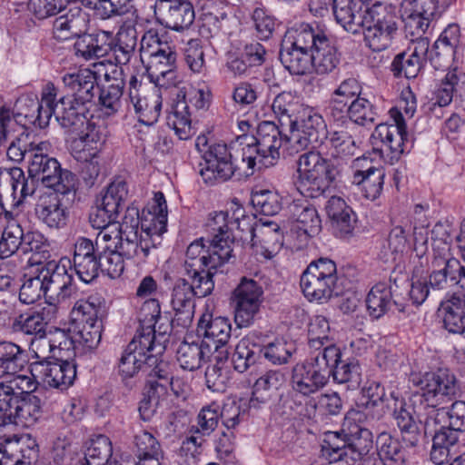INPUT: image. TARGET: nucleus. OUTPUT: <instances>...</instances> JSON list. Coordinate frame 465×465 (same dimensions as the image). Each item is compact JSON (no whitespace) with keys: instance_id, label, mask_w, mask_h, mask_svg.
Masks as SVG:
<instances>
[{"instance_id":"0eeeda50","label":"nucleus","mask_w":465,"mask_h":465,"mask_svg":"<svg viewBox=\"0 0 465 465\" xmlns=\"http://www.w3.org/2000/svg\"><path fill=\"white\" fill-rule=\"evenodd\" d=\"M364 42L373 52L387 49L397 31L396 15L387 3L376 1L365 8Z\"/></svg>"},{"instance_id":"c85d7f7f","label":"nucleus","mask_w":465,"mask_h":465,"mask_svg":"<svg viewBox=\"0 0 465 465\" xmlns=\"http://www.w3.org/2000/svg\"><path fill=\"white\" fill-rule=\"evenodd\" d=\"M114 40V34L110 31L85 34L74 43L75 54L84 60L104 57L111 52Z\"/></svg>"},{"instance_id":"f8f14e48","label":"nucleus","mask_w":465,"mask_h":465,"mask_svg":"<svg viewBox=\"0 0 465 465\" xmlns=\"http://www.w3.org/2000/svg\"><path fill=\"white\" fill-rule=\"evenodd\" d=\"M421 398L430 407H437L458 397L460 388L453 373L446 369L426 372L419 381Z\"/></svg>"},{"instance_id":"2eb2a0df","label":"nucleus","mask_w":465,"mask_h":465,"mask_svg":"<svg viewBox=\"0 0 465 465\" xmlns=\"http://www.w3.org/2000/svg\"><path fill=\"white\" fill-rule=\"evenodd\" d=\"M263 291L253 280L243 278L233 292L234 321L238 327L248 326L258 312Z\"/></svg>"},{"instance_id":"6e6d98bb","label":"nucleus","mask_w":465,"mask_h":465,"mask_svg":"<svg viewBox=\"0 0 465 465\" xmlns=\"http://www.w3.org/2000/svg\"><path fill=\"white\" fill-rule=\"evenodd\" d=\"M128 195L127 184L124 180L112 182L105 192L97 198L96 203L118 216Z\"/></svg>"},{"instance_id":"c756f323","label":"nucleus","mask_w":465,"mask_h":465,"mask_svg":"<svg viewBox=\"0 0 465 465\" xmlns=\"http://www.w3.org/2000/svg\"><path fill=\"white\" fill-rule=\"evenodd\" d=\"M85 111V104H79L69 97H60L56 102L55 121L72 134L83 132L84 126L90 123Z\"/></svg>"},{"instance_id":"39448f33","label":"nucleus","mask_w":465,"mask_h":465,"mask_svg":"<svg viewBox=\"0 0 465 465\" xmlns=\"http://www.w3.org/2000/svg\"><path fill=\"white\" fill-rule=\"evenodd\" d=\"M141 57L147 60V70L163 87L175 85L177 52L173 45L163 42L157 34L146 33L141 40Z\"/></svg>"},{"instance_id":"8fccbe9b","label":"nucleus","mask_w":465,"mask_h":465,"mask_svg":"<svg viewBox=\"0 0 465 465\" xmlns=\"http://www.w3.org/2000/svg\"><path fill=\"white\" fill-rule=\"evenodd\" d=\"M50 321V312L44 308L39 312L19 315L13 323V329L32 338L46 331V325Z\"/></svg>"},{"instance_id":"6ab92c4d","label":"nucleus","mask_w":465,"mask_h":465,"mask_svg":"<svg viewBox=\"0 0 465 465\" xmlns=\"http://www.w3.org/2000/svg\"><path fill=\"white\" fill-rule=\"evenodd\" d=\"M31 374L50 387L65 390L74 383L76 366L68 361H35L30 364Z\"/></svg>"},{"instance_id":"dca6fc26","label":"nucleus","mask_w":465,"mask_h":465,"mask_svg":"<svg viewBox=\"0 0 465 465\" xmlns=\"http://www.w3.org/2000/svg\"><path fill=\"white\" fill-rule=\"evenodd\" d=\"M154 16L165 28L181 32L192 25L195 14L188 0H156Z\"/></svg>"},{"instance_id":"79ce46f5","label":"nucleus","mask_w":465,"mask_h":465,"mask_svg":"<svg viewBox=\"0 0 465 465\" xmlns=\"http://www.w3.org/2000/svg\"><path fill=\"white\" fill-rule=\"evenodd\" d=\"M148 376L143 396L160 404V400L167 393L168 385H173V378L166 370V363L161 361L149 371Z\"/></svg>"},{"instance_id":"4d7b16f0","label":"nucleus","mask_w":465,"mask_h":465,"mask_svg":"<svg viewBox=\"0 0 465 465\" xmlns=\"http://www.w3.org/2000/svg\"><path fill=\"white\" fill-rule=\"evenodd\" d=\"M330 324L322 315L313 317L308 327V344L315 353L324 351L329 346H336L329 338Z\"/></svg>"},{"instance_id":"4c0bfd02","label":"nucleus","mask_w":465,"mask_h":465,"mask_svg":"<svg viewBox=\"0 0 465 465\" xmlns=\"http://www.w3.org/2000/svg\"><path fill=\"white\" fill-rule=\"evenodd\" d=\"M99 253L100 260L98 273L101 272L113 279L121 276V274L123 273L124 270V258L127 260H132L134 263H135L138 266L151 262L155 258L144 257V259L141 258V261H139L134 257L128 256L127 254H125V251H124L122 245L120 246V249L99 251Z\"/></svg>"},{"instance_id":"a19ab883","label":"nucleus","mask_w":465,"mask_h":465,"mask_svg":"<svg viewBox=\"0 0 465 465\" xmlns=\"http://www.w3.org/2000/svg\"><path fill=\"white\" fill-rule=\"evenodd\" d=\"M255 226H250V235L252 245L262 244L266 250H279L283 242L280 226L270 220L260 221Z\"/></svg>"},{"instance_id":"f03ea898","label":"nucleus","mask_w":465,"mask_h":465,"mask_svg":"<svg viewBox=\"0 0 465 465\" xmlns=\"http://www.w3.org/2000/svg\"><path fill=\"white\" fill-rule=\"evenodd\" d=\"M37 382L27 375L14 376L0 381V426L35 425L43 415V401L34 393Z\"/></svg>"},{"instance_id":"72a5a7b5","label":"nucleus","mask_w":465,"mask_h":465,"mask_svg":"<svg viewBox=\"0 0 465 465\" xmlns=\"http://www.w3.org/2000/svg\"><path fill=\"white\" fill-rule=\"evenodd\" d=\"M355 165L362 169H357L354 173V183L361 184L367 199L375 200L380 196L385 173L381 168L371 165L368 158L356 159Z\"/></svg>"},{"instance_id":"ddd939ff","label":"nucleus","mask_w":465,"mask_h":465,"mask_svg":"<svg viewBox=\"0 0 465 465\" xmlns=\"http://www.w3.org/2000/svg\"><path fill=\"white\" fill-rule=\"evenodd\" d=\"M36 190V181L25 175L20 167L5 168L0 171V199L10 208L22 206L27 197Z\"/></svg>"},{"instance_id":"5701e85b","label":"nucleus","mask_w":465,"mask_h":465,"mask_svg":"<svg viewBox=\"0 0 465 465\" xmlns=\"http://www.w3.org/2000/svg\"><path fill=\"white\" fill-rule=\"evenodd\" d=\"M63 84L66 94L62 97H69L79 104L92 103L97 89V74L90 69H80L65 74Z\"/></svg>"},{"instance_id":"1a4fd4ad","label":"nucleus","mask_w":465,"mask_h":465,"mask_svg":"<svg viewBox=\"0 0 465 465\" xmlns=\"http://www.w3.org/2000/svg\"><path fill=\"white\" fill-rule=\"evenodd\" d=\"M336 282L335 262L328 258H319L312 261L302 272L300 286L309 301L323 302L332 296Z\"/></svg>"},{"instance_id":"7c9ffc66","label":"nucleus","mask_w":465,"mask_h":465,"mask_svg":"<svg viewBox=\"0 0 465 465\" xmlns=\"http://www.w3.org/2000/svg\"><path fill=\"white\" fill-rule=\"evenodd\" d=\"M37 219L51 229L64 228L69 218V211L63 198L48 195L42 198L35 205Z\"/></svg>"},{"instance_id":"aec40b11","label":"nucleus","mask_w":465,"mask_h":465,"mask_svg":"<svg viewBox=\"0 0 465 465\" xmlns=\"http://www.w3.org/2000/svg\"><path fill=\"white\" fill-rule=\"evenodd\" d=\"M232 252V250H229L227 246L221 249L211 242L205 250L203 239L195 240L187 247L184 271L193 268H219L229 261Z\"/></svg>"},{"instance_id":"4be33fe9","label":"nucleus","mask_w":465,"mask_h":465,"mask_svg":"<svg viewBox=\"0 0 465 465\" xmlns=\"http://www.w3.org/2000/svg\"><path fill=\"white\" fill-rule=\"evenodd\" d=\"M194 297L196 295L187 279L179 278L174 282L171 293V306L174 316L171 321V326H191L194 315Z\"/></svg>"},{"instance_id":"49530a36","label":"nucleus","mask_w":465,"mask_h":465,"mask_svg":"<svg viewBox=\"0 0 465 465\" xmlns=\"http://www.w3.org/2000/svg\"><path fill=\"white\" fill-rule=\"evenodd\" d=\"M292 218L297 223V229L302 231L308 236L318 234L322 229V221L317 210L305 203H293L291 206Z\"/></svg>"},{"instance_id":"a18cd8bd","label":"nucleus","mask_w":465,"mask_h":465,"mask_svg":"<svg viewBox=\"0 0 465 465\" xmlns=\"http://www.w3.org/2000/svg\"><path fill=\"white\" fill-rule=\"evenodd\" d=\"M26 362V353L20 346L10 341L0 342V374L11 375L9 379L16 374Z\"/></svg>"},{"instance_id":"de8ad7c7","label":"nucleus","mask_w":465,"mask_h":465,"mask_svg":"<svg viewBox=\"0 0 465 465\" xmlns=\"http://www.w3.org/2000/svg\"><path fill=\"white\" fill-rule=\"evenodd\" d=\"M378 455L384 465L403 464L407 459L406 451L410 447L401 445V442L387 432H381L377 437Z\"/></svg>"},{"instance_id":"c9c22d12","label":"nucleus","mask_w":465,"mask_h":465,"mask_svg":"<svg viewBox=\"0 0 465 465\" xmlns=\"http://www.w3.org/2000/svg\"><path fill=\"white\" fill-rule=\"evenodd\" d=\"M61 164L55 158L44 153L40 143L35 153L30 154L27 165L28 174L35 181L40 180L45 187L54 181L55 173H58Z\"/></svg>"},{"instance_id":"ea45409f","label":"nucleus","mask_w":465,"mask_h":465,"mask_svg":"<svg viewBox=\"0 0 465 465\" xmlns=\"http://www.w3.org/2000/svg\"><path fill=\"white\" fill-rule=\"evenodd\" d=\"M198 332L212 340L217 349L226 344L231 337L230 320L226 317L213 318L212 315H203L198 322Z\"/></svg>"},{"instance_id":"e433bc0d","label":"nucleus","mask_w":465,"mask_h":465,"mask_svg":"<svg viewBox=\"0 0 465 465\" xmlns=\"http://www.w3.org/2000/svg\"><path fill=\"white\" fill-rule=\"evenodd\" d=\"M105 315V301L99 294H92L86 299L78 300L71 312L72 320L74 323L103 322Z\"/></svg>"},{"instance_id":"864d4df0","label":"nucleus","mask_w":465,"mask_h":465,"mask_svg":"<svg viewBox=\"0 0 465 465\" xmlns=\"http://www.w3.org/2000/svg\"><path fill=\"white\" fill-rule=\"evenodd\" d=\"M458 269V259L454 258L450 252V246L443 243L432 250L430 270L439 271L448 279L451 280V284H456V272Z\"/></svg>"},{"instance_id":"680f3d73","label":"nucleus","mask_w":465,"mask_h":465,"mask_svg":"<svg viewBox=\"0 0 465 465\" xmlns=\"http://www.w3.org/2000/svg\"><path fill=\"white\" fill-rule=\"evenodd\" d=\"M458 441L457 432L448 429L436 430L432 439L430 460L437 465H442L448 461L450 447Z\"/></svg>"},{"instance_id":"58836bf2","label":"nucleus","mask_w":465,"mask_h":465,"mask_svg":"<svg viewBox=\"0 0 465 465\" xmlns=\"http://www.w3.org/2000/svg\"><path fill=\"white\" fill-rule=\"evenodd\" d=\"M465 89V73L457 67L448 71L445 77L434 90L430 99L441 105H450L454 95L461 96Z\"/></svg>"},{"instance_id":"9b49d317","label":"nucleus","mask_w":465,"mask_h":465,"mask_svg":"<svg viewBox=\"0 0 465 465\" xmlns=\"http://www.w3.org/2000/svg\"><path fill=\"white\" fill-rule=\"evenodd\" d=\"M330 376L331 371L322 359V351H319L293 366L291 386L293 391L303 396H310L323 388Z\"/></svg>"},{"instance_id":"3c124183","label":"nucleus","mask_w":465,"mask_h":465,"mask_svg":"<svg viewBox=\"0 0 465 465\" xmlns=\"http://www.w3.org/2000/svg\"><path fill=\"white\" fill-rule=\"evenodd\" d=\"M167 124L173 129L180 140H187L192 136L191 118L184 96L173 104L167 115Z\"/></svg>"},{"instance_id":"7ed1b4c3","label":"nucleus","mask_w":465,"mask_h":465,"mask_svg":"<svg viewBox=\"0 0 465 465\" xmlns=\"http://www.w3.org/2000/svg\"><path fill=\"white\" fill-rule=\"evenodd\" d=\"M343 170L337 159H327L319 152L309 150L299 156L294 185L304 197L318 198L339 182Z\"/></svg>"},{"instance_id":"09e8293b","label":"nucleus","mask_w":465,"mask_h":465,"mask_svg":"<svg viewBox=\"0 0 465 465\" xmlns=\"http://www.w3.org/2000/svg\"><path fill=\"white\" fill-rule=\"evenodd\" d=\"M443 319L445 328L452 333L465 332V295L453 294L446 302Z\"/></svg>"},{"instance_id":"774afa93","label":"nucleus","mask_w":465,"mask_h":465,"mask_svg":"<svg viewBox=\"0 0 465 465\" xmlns=\"http://www.w3.org/2000/svg\"><path fill=\"white\" fill-rule=\"evenodd\" d=\"M112 443L108 437L99 435L92 440L85 451L87 465H107L112 456Z\"/></svg>"},{"instance_id":"052dcab7","label":"nucleus","mask_w":465,"mask_h":465,"mask_svg":"<svg viewBox=\"0 0 465 465\" xmlns=\"http://www.w3.org/2000/svg\"><path fill=\"white\" fill-rule=\"evenodd\" d=\"M347 114L353 123L365 126L375 122L378 113L373 99L359 95L349 105Z\"/></svg>"},{"instance_id":"bf43d9fd","label":"nucleus","mask_w":465,"mask_h":465,"mask_svg":"<svg viewBox=\"0 0 465 465\" xmlns=\"http://www.w3.org/2000/svg\"><path fill=\"white\" fill-rule=\"evenodd\" d=\"M218 268H193L185 270V275L191 289L196 297L203 298L210 295L214 289L213 275Z\"/></svg>"},{"instance_id":"6e6552de","label":"nucleus","mask_w":465,"mask_h":465,"mask_svg":"<svg viewBox=\"0 0 465 465\" xmlns=\"http://www.w3.org/2000/svg\"><path fill=\"white\" fill-rule=\"evenodd\" d=\"M195 147L200 153L202 162L199 163V174L206 183L225 182L232 177L237 166L225 143H210L206 136H198Z\"/></svg>"},{"instance_id":"5fc2aeb1","label":"nucleus","mask_w":465,"mask_h":465,"mask_svg":"<svg viewBox=\"0 0 465 465\" xmlns=\"http://www.w3.org/2000/svg\"><path fill=\"white\" fill-rule=\"evenodd\" d=\"M74 144L76 147H81L84 157H96L99 153L104 139L100 132L99 127L94 124L88 123L83 132L74 133Z\"/></svg>"},{"instance_id":"f704fd0d","label":"nucleus","mask_w":465,"mask_h":465,"mask_svg":"<svg viewBox=\"0 0 465 465\" xmlns=\"http://www.w3.org/2000/svg\"><path fill=\"white\" fill-rule=\"evenodd\" d=\"M284 382L285 374L280 370H270L263 373L253 384L250 407L258 409L267 403Z\"/></svg>"},{"instance_id":"bb28decb","label":"nucleus","mask_w":465,"mask_h":465,"mask_svg":"<svg viewBox=\"0 0 465 465\" xmlns=\"http://www.w3.org/2000/svg\"><path fill=\"white\" fill-rule=\"evenodd\" d=\"M392 286L385 282H378L369 291L365 302L369 315L378 320L387 314L392 307L399 312H405V305L393 299Z\"/></svg>"},{"instance_id":"4468645a","label":"nucleus","mask_w":465,"mask_h":465,"mask_svg":"<svg viewBox=\"0 0 465 465\" xmlns=\"http://www.w3.org/2000/svg\"><path fill=\"white\" fill-rule=\"evenodd\" d=\"M71 260L62 258L58 262H48L40 271L45 288V297L54 302H64L75 292L74 277L68 272Z\"/></svg>"},{"instance_id":"b1692460","label":"nucleus","mask_w":465,"mask_h":465,"mask_svg":"<svg viewBox=\"0 0 465 465\" xmlns=\"http://www.w3.org/2000/svg\"><path fill=\"white\" fill-rule=\"evenodd\" d=\"M405 18L407 35H424L440 15L437 0H411Z\"/></svg>"},{"instance_id":"a211bd4d","label":"nucleus","mask_w":465,"mask_h":465,"mask_svg":"<svg viewBox=\"0 0 465 465\" xmlns=\"http://www.w3.org/2000/svg\"><path fill=\"white\" fill-rule=\"evenodd\" d=\"M391 117L393 124H380L376 126L373 138L382 143L381 151L390 155L391 163L398 161L404 152V141L407 136L404 118L397 109H391Z\"/></svg>"},{"instance_id":"0e129e2a","label":"nucleus","mask_w":465,"mask_h":465,"mask_svg":"<svg viewBox=\"0 0 465 465\" xmlns=\"http://www.w3.org/2000/svg\"><path fill=\"white\" fill-rule=\"evenodd\" d=\"M309 142L312 143V148L321 145L328 138L327 125L322 115L318 114H309L302 122L299 129Z\"/></svg>"},{"instance_id":"37998d69","label":"nucleus","mask_w":465,"mask_h":465,"mask_svg":"<svg viewBox=\"0 0 465 465\" xmlns=\"http://www.w3.org/2000/svg\"><path fill=\"white\" fill-rule=\"evenodd\" d=\"M262 352V346L255 343L251 336L242 339L232 355L233 369L240 373L245 372L261 359Z\"/></svg>"},{"instance_id":"c03bdc74","label":"nucleus","mask_w":465,"mask_h":465,"mask_svg":"<svg viewBox=\"0 0 465 465\" xmlns=\"http://www.w3.org/2000/svg\"><path fill=\"white\" fill-rule=\"evenodd\" d=\"M232 223L239 225V216L234 217L232 221L229 220L227 212H218L211 214L207 223L208 230L212 234V239L209 242L216 244L218 248L223 249L227 246L229 250H232L233 241L229 232V224Z\"/></svg>"},{"instance_id":"2f4dec72","label":"nucleus","mask_w":465,"mask_h":465,"mask_svg":"<svg viewBox=\"0 0 465 465\" xmlns=\"http://www.w3.org/2000/svg\"><path fill=\"white\" fill-rule=\"evenodd\" d=\"M362 0H332V11L336 22L346 31L357 34L365 22Z\"/></svg>"},{"instance_id":"423d86ee","label":"nucleus","mask_w":465,"mask_h":465,"mask_svg":"<svg viewBox=\"0 0 465 465\" xmlns=\"http://www.w3.org/2000/svg\"><path fill=\"white\" fill-rule=\"evenodd\" d=\"M117 228L122 234V248L125 254L141 261L144 257H155L157 246L161 243L157 235L156 225L140 227L139 211L135 207H128L121 223Z\"/></svg>"},{"instance_id":"338daca9","label":"nucleus","mask_w":465,"mask_h":465,"mask_svg":"<svg viewBox=\"0 0 465 465\" xmlns=\"http://www.w3.org/2000/svg\"><path fill=\"white\" fill-rule=\"evenodd\" d=\"M41 104L35 95H22L15 103L13 118L23 126L33 124L37 119L35 116Z\"/></svg>"},{"instance_id":"13d9d810","label":"nucleus","mask_w":465,"mask_h":465,"mask_svg":"<svg viewBox=\"0 0 465 465\" xmlns=\"http://www.w3.org/2000/svg\"><path fill=\"white\" fill-rule=\"evenodd\" d=\"M205 351L202 342L183 341L176 351V359L180 367L186 371L199 369L204 361Z\"/></svg>"},{"instance_id":"9d476101","label":"nucleus","mask_w":465,"mask_h":465,"mask_svg":"<svg viewBox=\"0 0 465 465\" xmlns=\"http://www.w3.org/2000/svg\"><path fill=\"white\" fill-rule=\"evenodd\" d=\"M164 351L161 339L154 343L134 336L119 360L118 372L123 379L133 378L143 366L152 369L158 364Z\"/></svg>"},{"instance_id":"412c9836","label":"nucleus","mask_w":465,"mask_h":465,"mask_svg":"<svg viewBox=\"0 0 465 465\" xmlns=\"http://www.w3.org/2000/svg\"><path fill=\"white\" fill-rule=\"evenodd\" d=\"M94 242L79 237L74 244L73 266L79 279L89 283L98 277L100 253Z\"/></svg>"},{"instance_id":"f3484780","label":"nucleus","mask_w":465,"mask_h":465,"mask_svg":"<svg viewBox=\"0 0 465 465\" xmlns=\"http://www.w3.org/2000/svg\"><path fill=\"white\" fill-rule=\"evenodd\" d=\"M322 353L334 381L347 384L348 389L351 390L360 386L361 367L357 359L353 357L343 359L342 353L337 346H329Z\"/></svg>"},{"instance_id":"393cba45","label":"nucleus","mask_w":465,"mask_h":465,"mask_svg":"<svg viewBox=\"0 0 465 465\" xmlns=\"http://www.w3.org/2000/svg\"><path fill=\"white\" fill-rule=\"evenodd\" d=\"M373 435L369 428L355 425L349 435V443L335 456L333 462L344 465H361L366 460L373 443Z\"/></svg>"},{"instance_id":"e2e57ef3","label":"nucleus","mask_w":465,"mask_h":465,"mask_svg":"<svg viewBox=\"0 0 465 465\" xmlns=\"http://www.w3.org/2000/svg\"><path fill=\"white\" fill-rule=\"evenodd\" d=\"M137 46L136 31L127 29L118 33L117 42L112 44L111 52L114 53L117 64H127L135 53Z\"/></svg>"},{"instance_id":"603ef678","label":"nucleus","mask_w":465,"mask_h":465,"mask_svg":"<svg viewBox=\"0 0 465 465\" xmlns=\"http://www.w3.org/2000/svg\"><path fill=\"white\" fill-rule=\"evenodd\" d=\"M394 420L401 432V440L406 447L414 449L420 439V430L418 422L412 414L406 409L401 407L394 411Z\"/></svg>"},{"instance_id":"cd10ccee","label":"nucleus","mask_w":465,"mask_h":465,"mask_svg":"<svg viewBox=\"0 0 465 465\" xmlns=\"http://www.w3.org/2000/svg\"><path fill=\"white\" fill-rule=\"evenodd\" d=\"M325 211L336 236L346 238L351 235L357 221L356 214L343 199L331 197L326 203Z\"/></svg>"},{"instance_id":"a878e982","label":"nucleus","mask_w":465,"mask_h":465,"mask_svg":"<svg viewBox=\"0 0 465 465\" xmlns=\"http://www.w3.org/2000/svg\"><path fill=\"white\" fill-rule=\"evenodd\" d=\"M161 318V307L158 300L149 299L145 301L139 312V322L140 328L137 330L135 334L143 340L146 338L150 342H156L161 339L163 341V345L168 341V332L171 328L170 324H167L163 331H160V334L156 336V323Z\"/></svg>"},{"instance_id":"f257e3e1","label":"nucleus","mask_w":465,"mask_h":465,"mask_svg":"<svg viewBox=\"0 0 465 465\" xmlns=\"http://www.w3.org/2000/svg\"><path fill=\"white\" fill-rule=\"evenodd\" d=\"M290 34L292 41H283L279 55L292 74H304L312 69L318 74H327L340 64L341 54L325 32L302 23Z\"/></svg>"},{"instance_id":"473e14b6","label":"nucleus","mask_w":465,"mask_h":465,"mask_svg":"<svg viewBox=\"0 0 465 465\" xmlns=\"http://www.w3.org/2000/svg\"><path fill=\"white\" fill-rule=\"evenodd\" d=\"M89 18L81 8L70 9L65 15L54 21L53 31L55 38L66 40L72 37H82L88 30Z\"/></svg>"},{"instance_id":"69168bd1","label":"nucleus","mask_w":465,"mask_h":465,"mask_svg":"<svg viewBox=\"0 0 465 465\" xmlns=\"http://www.w3.org/2000/svg\"><path fill=\"white\" fill-rule=\"evenodd\" d=\"M24 237L22 226L14 220L8 222L0 240V257L7 258L21 250Z\"/></svg>"},{"instance_id":"20e7f679","label":"nucleus","mask_w":465,"mask_h":465,"mask_svg":"<svg viewBox=\"0 0 465 465\" xmlns=\"http://www.w3.org/2000/svg\"><path fill=\"white\" fill-rule=\"evenodd\" d=\"M238 142L242 146V163L252 172L255 166L268 168L276 163L284 134L273 122L263 121L258 124L255 136L243 134L238 137Z\"/></svg>"}]
</instances>
